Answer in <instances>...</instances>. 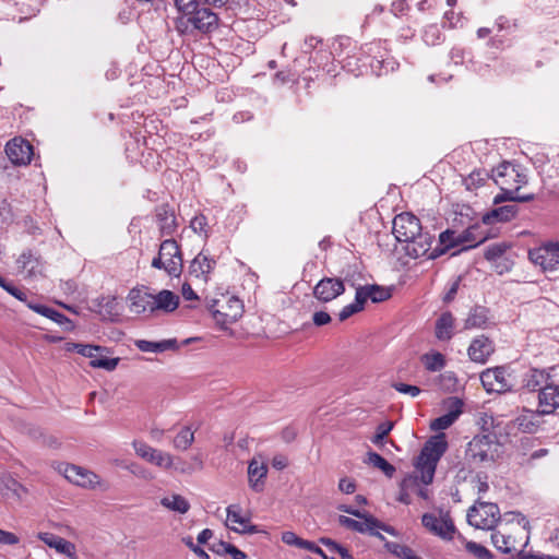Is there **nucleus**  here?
<instances>
[{"instance_id": "19", "label": "nucleus", "mask_w": 559, "mask_h": 559, "mask_svg": "<svg viewBox=\"0 0 559 559\" xmlns=\"http://www.w3.org/2000/svg\"><path fill=\"white\" fill-rule=\"evenodd\" d=\"M491 177L496 182V179L508 180L509 188L520 190V188L527 182L526 176L521 174L515 165L503 162L498 167L492 169Z\"/></svg>"}, {"instance_id": "12", "label": "nucleus", "mask_w": 559, "mask_h": 559, "mask_svg": "<svg viewBox=\"0 0 559 559\" xmlns=\"http://www.w3.org/2000/svg\"><path fill=\"white\" fill-rule=\"evenodd\" d=\"M421 523L428 531L441 538H453L455 526L449 513L440 518H437L432 513H425L421 518Z\"/></svg>"}, {"instance_id": "16", "label": "nucleus", "mask_w": 559, "mask_h": 559, "mask_svg": "<svg viewBox=\"0 0 559 559\" xmlns=\"http://www.w3.org/2000/svg\"><path fill=\"white\" fill-rule=\"evenodd\" d=\"M344 282L337 277H323L313 288V296L321 302H329L344 294Z\"/></svg>"}, {"instance_id": "50", "label": "nucleus", "mask_w": 559, "mask_h": 559, "mask_svg": "<svg viewBox=\"0 0 559 559\" xmlns=\"http://www.w3.org/2000/svg\"><path fill=\"white\" fill-rule=\"evenodd\" d=\"M423 38L427 45L435 46L442 40V34L437 25H429L425 28Z\"/></svg>"}, {"instance_id": "27", "label": "nucleus", "mask_w": 559, "mask_h": 559, "mask_svg": "<svg viewBox=\"0 0 559 559\" xmlns=\"http://www.w3.org/2000/svg\"><path fill=\"white\" fill-rule=\"evenodd\" d=\"M455 318L450 311H444L435 324V336L441 342H449L454 335Z\"/></svg>"}, {"instance_id": "56", "label": "nucleus", "mask_w": 559, "mask_h": 559, "mask_svg": "<svg viewBox=\"0 0 559 559\" xmlns=\"http://www.w3.org/2000/svg\"><path fill=\"white\" fill-rule=\"evenodd\" d=\"M305 539L298 537L294 532L287 531L282 534V542L289 546L301 548Z\"/></svg>"}, {"instance_id": "5", "label": "nucleus", "mask_w": 559, "mask_h": 559, "mask_svg": "<svg viewBox=\"0 0 559 559\" xmlns=\"http://www.w3.org/2000/svg\"><path fill=\"white\" fill-rule=\"evenodd\" d=\"M479 508L473 506L467 512V522L480 530H493L500 521V510L496 503L478 502Z\"/></svg>"}, {"instance_id": "51", "label": "nucleus", "mask_w": 559, "mask_h": 559, "mask_svg": "<svg viewBox=\"0 0 559 559\" xmlns=\"http://www.w3.org/2000/svg\"><path fill=\"white\" fill-rule=\"evenodd\" d=\"M72 349L84 357L93 358L95 353L104 352L106 348L96 345L73 343Z\"/></svg>"}, {"instance_id": "21", "label": "nucleus", "mask_w": 559, "mask_h": 559, "mask_svg": "<svg viewBox=\"0 0 559 559\" xmlns=\"http://www.w3.org/2000/svg\"><path fill=\"white\" fill-rule=\"evenodd\" d=\"M539 413L550 415L559 408V384H545L538 393Z\"/></svg>"}, {"instance_id": "20", "label": "nucleus", "mask_w": 559, "mask_h": 559, "mask_svg": "<svg viewBox=\"0 0 559 559\" xmlns=\"http://www.w3.org/2000/svg\"><path fill=\"white\" fill-rule=\"evenodd\" d=\"M495 353L493 342L485 336H476L469 344L467 354L472 361L477 364H486L489 357Z\"/></svg>"}, {"instance_id": "4", "label": "nucleus", "mask_w": 559, "mask_h": 559, "mask_svg": "<svg viewBox=\"0 0 559 559\" xmlns=\"http://www.w3.org/2000/svg\"><path fill=\"white\" fill-rule=\"evenodd\" d=\"M242 308L241 300L234 296L225 299L224 304L216 299L209 304L213 319L222 329L236 322L242 316Z\"/></svg>"}, {"instance_id": "60", "label": "nucleus", "mask_w": 559, "mask_h": 559, "mask_svg": "<svg viewBox=\"0 0 559 559\" xmlns=\"http://www.w3.org/2000/svg\"><path fill=\"white\" fill-rule=\"evenodd\" d=\"M19 543H20V538L15 534L0 530V544L16 545Z\"/></svg>"}, {"instance_id": "6", "label": "nucleus", "mask_w": 559, "mask_h": 559, "mask_svg": "<svg viewBox=\"0 0 559 559\" xmlns=\"http://www.w3.org/2000/svg\"><path fill=\"white\" fill-rule=\"evenodd\" d=\"M496 448L488 436H477L468 442L465 457L473 464L490 463L495 461Z\"/></svg>"}, {"instance_id": "24", "label": "nucleus", "mask_w": 559, "mask_h": 559, "mask_svg": "<svg viewBox=\"0 0 559 559\" xmlns=\"http://www.w3.org/2000/svg\"><path fill=\"white\" fill-rule=\"evenodd\" d=\"M38 538L50 548H55L58 552L63 554L71 559H76L75 546L73 543L47 532L39 533Z\"/></svg>"}, {"instance_id": "3", "label": "nucleus", "mask_w": 559, "mask_h": 559, "mask_svg": "<svg viewBox=\"0 0 559 559\" xmlns=\"http://www.w3.org/2000/svg\"><path fill=\"white\" fill-rule=\"evenodd\" d=\"M152 267L164 270L170 277H179L183 270L181 249L175 239H165L159 245L157 255L152 260Z\"/></svg>"}, {"instance_id": "61", "label": "nucleus", "mask_w": 559, "mask_h": 559, "mask_svg": "<svg viewBox=\"0 0 559 559\" xmlns=\"http://www.w3.org/2000/svg\"><path fill=\"white\" fill-rule=\"evenodd\" d=\"M312 322L317 326H322L331 322V316L325 311H317L312 316Z\"/></svg>"}, {"instance_id": "57", "label": "nucleus", "mask_w": 559, "mask_h": 559, "mask_svg": "<svg viewBox=\"0 0 559 559\" xmlns=\"http://www.w3.org/2000/svg\"><path fill=\"white\" fill-rule=\"evenodd\" d=\"M366 521H368L371 526H372V530H382L384 531L385 533L392 535V536H395L396 535V531L393 526H390V525H386L384 523H382L381 521H379L378 519L373 518L372 515L369 516V518H366Z\"/></svg>"}, {"instance_id": "9", "label": "nucleus", "mask_w": 559, "mask_h": 559, "mask_svg": "<svg viewBox=\"0 0 559 559\" xmlns=\"http://www.w3.org/2000/svg\"><path fill=\"white\" fill-rule=\"evenodd\" d=\"M480 381L488 393H506L513 390L510 374L504 367L486 369L480 373Z\"/></svg>"}, {"instance_id": "13", "label": "nucleus", "mask_w": 559, "mask_h": 559, "mask_svg": "<svg viewBox=\"0 0 559 559\" xmlns=\"http://www.w3.org/2000/svg\"><path fill=\"white\" fill-rule=\"evenodd\" d=\"M530 260L545 271H552L559 265V247L548 243L528 251Z\"/></svg>"}, {"instance_id": "54", "label": "nucleus", "mask_w": 559, "mask_h": 559, "mask_svg": "<svg viewBox=\"0 0 559 559\" xmlns=\"http://www.w3.org/2000/svg\"><path fill=\"white\" fill-rule=\"evenodd\" d=\"M417 484V477L416 476H408V477H405L403 480H402V484H401V493H400V497H399V500L405 504H408L411 503V500H409V496L407 493V489L413 486V485H416Z\"/></svg>"}, {"instance_id": "14", "label": "nucleus", "mask_w": 559, "mask_h": 559, "mask_svg": "<svg viewBox=\"0 0 559 559\" xmlns=\"http://www.w3.org/2000/svg\"><path fill=\"white\" fill-rule=\"evenodd\" d=\"M127 301L131 312L135 314H144L146 312L153 314V294L148 287L140 286L132 288L127 296Z\"/></svg>"}, {"instance_id": "52", "label": "nucleus", "mask_w": 559, "mask_h": 559, "mask_svg": "<svg viewBox=\"0 0 559 559\" xmlns=\"http://www.w3.org/2000/svg\"><path fill=\"white\" fill-rule=\"evenodd\" d=\"M466 549L478 559H492L493 557L486 547L475 542H468L466 544Z\"/></svg>"}, {"instance_id": "18", "label": "nucleus", "mask_w": 559, "mask_h": 559, "mask_svg": "<svg viewBox=\"0 0 559 559\" xmlns=\"http://www.w3.org/2000/svg\"><path fill=\"white\" fill-rule=\"evenodd\" d=\"M433 236L427 231H419L413 239L406 242L405 251L406 254L413 259L426 257L428 260H432L433 248H431Z\"/></svg>"}, {"instance_id": "22", "label": "nucleus", "mask_w": 559, "mask_h": 559, "mask_svg": "<svg viewBox=\"0 0 559 559\" xmlns=\"http://www.w3.org/2000/svg\"><path fill=\"white\" fill-rule=\"evenodd\" d=\"M463 402L457 397L449 400V411L447 414L433 419L430 428L435 431L448 429L462 414Z\"/></svg>"}, {"instance_id": "64", "label": "nucleus", "mask_w": 559, "mask_h": 559, "mask_svg": "<svg viewBox=\"0 0 559 559\" xmlns=\"http://www.w3.org/2000/svg\"><path fill=\"white\" fill-rule=\"evenodd\" d=\"M225 550H226V554L231 556L233 559H246L247 558V555L242 550L238 549L236 546H234L231 544L229 546H226Z\"/></svg>"}, {"instance_id": "38", "label": "nucleus", "mask_w": 559, "mask_h": 559, "mask_svg": "<svg viewBox=\"0 0 559 559\" xmlns=\"http://www.w3.org/2000/svg\"><path fill=\"white\" fill-rule=\"evenodd\" d=\"M518 212L519 207L515 204H507L493 209L489 214L485 216V219L490 221L493 218L497 222H509L516 216Z\"/></svg>"}, {"instance_id": "41", "label": "nucleus", "mask_w": 559, "mask_h": 559, "mask_svg": "<svg viewBox=\"0 0 559 559\" xmlns=\"http://www.w3.org/2000/svg\"><path fill=\"white\" fill-rule=\"evenodd\" d=\"M421 361L428 371H439L445 366V358L441 353L425 354Z\"/></svg>"}, {"instance_id": "7", "label": "nucleus", "mask_w": 559, "mask_h": 559, "mask_svg": "<svg viewBox=\"0 0 559 559\" xmlns=\"http://www.w3.org/2000/svg\"><path fill=\"white\" fill-rule=\"evenodd\" d=\"M58 469L69 481L76 486L87 489H95L97 487H103V489L107 488L103 486L100 477L97 474L84 467L63 463L59 465Z\"/></svg>"}, {"instance_id": "31", "label": "nucleus", "mask_w": 559, "mask_h": 559, "mask_svg": "<svg viewBox=\"0 0 559 559\" xmlns=\"http://www.w3.org/2000/svg\"><path fill=\"white\" fill-rule=\"evenodd\" d=\"M356 294L361 295L360 297H362V305H365L368 299H370L372 302H381L388 300L391 297L390 290L379 285L359 286L356 289Z\"/></svg>"}, {"instance_id": "42", "label": "nucleus", "mask_w": 559, "mask_h": 559, "mask_svg": "<svg viewBox=\"0 0 559 559\" xmlns=\"http://www.w3.org/2000/svg\"><path fill=\"white\" fill-rule=\"evenodd\" d=\"M103 352L95 353V356L91 358L90 365L93 368H100L107 371H112L117 368L119 358H108L102 354Z\"/></svg>"}, {"instance_id": "34", "label": "nucleus", "mask_w": 559, "mask_h": 559, "mask_svg": "<svg viewBox=\"0 0 559 559\" xmlns=\"http://www.w3.org/2000/svg\"><path fill=\"white\" fill-rule=\"evenodd\" d=\"M135 345L141 352L144 353H163L178 348L177 341L175 338L164 340L160 342L140 340L135 342Z\"/></svg>"}, {"instance_id": "11", "label": "nucleus", "mask_w": 559, "mask_h": 559, "mask_svg": "<svg viewBox=\"0 0 559 559\" xmlns=\"http://www.w3.org/2000/svg\"><path fill=\"white\" fill-rule=\"evenodd\" d=\"M132 447L138 456L157 467L170 469L174 466V456L170 453L155 449L139 440H134Z\"/></svg>"}, {"instance_id": "1", "label": "nucleus", "mask_w": 559, "mask_h": 559, "mask_svg": "<svg viewBox=\"0 0 559 559\" xmlns=\"http://www.w3.org/2000/svg\"><path fill=\"white\" fill-rule=\"evenodd\" d=\"M179 15L175 28L180 35L210 34L218 27V15L198 0H174Z\"/></svg>"}, {"instance_id": "40", "label": "nucleus", "mask_w": 559, "mask_h": 559, "mask_svg": "<svg viewBox=\"0 0 559 559\" xmlns=\"http://www.w3.org/2000/svg\"><path fill=\"white\" fill-rule=\"evenodd\" d=\"M368 460L367 463L372 465L376 468H379L383 472V474L388 477H392L395 473V467L389 463L384 457H382L380 454L376 452H368L367 454Z\"/></svg>"}, {"instance_id": "45", "label": "nucleus", "mask_w": 559, "mask_h": 559, "mask_svg": "<svg viewBox=\"0 0 559 559\" xmlns=\"http://www.w3.org/2000/svg\"><path fill=\"white\" fill-rule=\"evenodd\" d=\"M394 427V423L386 420L377 426L376 433L371 438V442L377 447L381 448L384 444L385 437L391 432Z\"/></svg>"}, {"instance_id": "48", "label": "nucleus", "mask_w": 559, "mask_h": 559, "mask_svg": "<svg viewBox=\"0 0 559 559\" xmlns=\"http://www.w3.org/2000/svg\"><path fill=\"white\" fill-rule=\"evenodd\" d=\"M0 287L8 292L10 295L21 301H26L27 293L23 288L17 287L12 281H9L0 275Z\"/></svg>"}, {"instance_id": "36", "label": "nucleus", "mask_w": 559, "mask_h": 559, "mask_svg": "<svg viewBox=\"0 0 559 559\" xmlns=\"http://www.w3.org/2000/svg\"><path fill=\"white\" fill-rule=\"evenodd\" d=\"M27 306L29 309L34 310L36 313H39L60 325L71 323V321L63 313L57 311L53 308H50V307H47V306H44L40 304H32V302H28Z\"/></svg>"}, {"instance_id": "35", "label": "nucleus", "mask_w": 559, "mask_h": 559, "mask_svg": "<svg viewBox=\"0 0 559 559\" xmlns=\"http://www.w3.org/2000/svg\"><path fill=\"white\" fill-rule=\"evenodd\" d=\"M160 504L179 514H186L190 510V502L179 493H171L160 499Z\"/></svg>"}, {"instance_id": "33", "label": "nucleus", "mask_w": 559, "mask_h": 559, "mask_svg": "<svg viewBox=\"0 0 559 559\" xmlns=\"http://www.w3.org/2000/svg\"><path fill=\"white\" fill-rule=\"evenodd\" d=\"M156 219L162 236H171L175 233L177 228L176 217L167 206H160L157 210Z\"/></svg>"}, {"instance_id": "44", "label": "nucleus", "mask_w": 559, "mask_h": 559, "mask_svg": "<svg viewBox=\"0 0 559 559\" xmlns=\"http://www.w3.org/2000/svg\"><path fill=\"white\" fill-rule=\"evenodd\" d=\"M510 248L507 242H497L489 245L484 253L486 260L490 262H496L503 257L506 251Z\"/></svg>"}, {"instance_id": "2", "label": "nucleus", "mask_w": 559, "mask_h": 559, "mask_svg": "<svg viewBox=\"0 0 559 559\" xmlns=\"http://www.w3.org/2000/svg\"><path fill=\"white\" fill-rule=\"evenodd\" d=\"M447 449L448 442L444 433L431 437L423 447L415 462V467L420 473V480L425 485L432 483L437 464Z\"/></svg>"}, {"instance_id": "30", "label": "nucleus", "mask_w": 559, "mask_h": 559, "mask_svg": "<svg viewBox=\"0 0 559 559\" xmlns=\"http://www.w3.org/2000/svg\"><path fill=\"white\" fill-rule=\"evenodd\" d=\"M549 374L545 370L532 368L523 374L522 386L531 392L539 391L548 384Z\"/></svg>"}, {"instance_id": "29", "label": "nucleus", "mask_w": 559, "mask_h": 559, "mask_svg": "<svg viewBox=\"0 0 559 559\" xmlns=\"http://www.w3.org/2000/svg\"><path fill=\"white\" fill-rule=\"evenodd\" d=\"M216 261L201 251L192 261L189 266L190 274L195 277H203L207 280V275L214 270Z\"/></svg>"}, {"instance_id": "53", "label": "nucleus", "mask_w": 559, "mask_h": 559, "mask_svg": "<svg viewBox=\"0 0 559 559\" xmlns=\"http://www.w3.org/2000/svg\"><path fill=\"white\" fill-rule=\"evenodd\" d=\"M190 227L194 233L204 234L207 237V218L203 214L195 215L190 222Z\"/></svg>"}, {"instance_id": "63", "label": "nucleus", "mask_w": 559, "mask_h": 559, "mask_svg": "<svg viewBox=\"0 0 559 559\" xmlns=\"http://www.w3.org/2000/svg\"><path fill=\"white\" fill-rule=\"evenodd\" d=\"M288 465V459L284 454H276L272 459V466L277 469L282 471Z\"/></svg>"}, {"instance_id": "59", "label": "nucleus", "mask_w": 559, "mask_h": 559, "mask_svg": "<svg viewBox=\"0 0 559 559\" xmlns=\"http://www.w3.org/2000/svg\"><path fill=\"white\" fill-rule=\"evenodd\" d=\"M126 468L128 471H130L133 475H135L136 477L143 478V479H151L152 478V476L148 473V471L146 468H144L143 466L136 464V463H131Z\"/></svg>"}, {"instance_id": "32", "label": "nucleus", "mask_w": 559, "mask_h": 559, "mask_svg": "<svg viewBox=\"0 0 559 559\" xmlns=\"http://www.w3.org/2000/svg\"><path fill=\"white\" fill-rule=\"evenodd\" d=\"M19 267L27 273L28 276H37L43 274V263L40 258L35 255L31 250L24 251L19 260Z\"/></svg>"}, {"instance_id": "15", "label": "nucleus", "mask_w": 559, "mask_h": 559, "mask_svg": "<svg viewBox=\"0 0 559 559\" xmlns=\"http://www.w3.org/2000/svg\"><path fill=\"white\" fill-rule=\"evenodd\" d=\"M226 526L239 534H255L259 533L257 525L251 524L249 516L241 515V508L239 504H230L226 509Z\"/></svg>"}, {"instance_id": "46", "label": "nucleus", "mask_w": 559, "mask_h": 559, "mask_svg": "<svg viewBox=\"0 0 559 559\" xmlns=\"http://www.w3.org/2000/svg\"><path fill=\"white\" fill-rule=\"evenodd\" d=\"M496 185L500 187L501 192L497 194L493 199L495 204L512 201L514 202V192H518L519 190L509 188V181L508 180H499L496 179Z\"/></svg>"}, {"instance_id": "17", "label": "nucleus", "mask_w": 559, "mask_h": 559, "mask_svg": "<svg viewBox=\"0 0 559 559\" xmlns=\"http://www.w3.org/2000/svg\"><path fill=\"white\" fill-rule=\"evenodd\" d=\"M5 153L13 164L27 165L32 160L33 146L22 138H14L7 143Z\"/></svg>"}, {"instance_id": "28", "label": "nucleus", "mask_w": 559, "mask_h": 559, "mask_svg": "<svg viewBox=\"0 0 559 559\" xmlns=\"http://www.w3.org/2000/svg\"><path fill=\"white\" fill-rule=\"evenodd\" d=\"M489 324V310L483 306L473 307L464 321V330L486 329Z\"/></svg>"}, {"instance_id": "10", "label": "nucleus", "mask_w": 559, "mask_h": 559, "mask_svg": "<svg viewBox=\"0 0 559 559\" xmlns=\"http://www.w3.org/2000/svg\"><path fill=\"white\" fill-rule=\"evenodd\" d=\"M423 229L419 218L414 214L404 212L393 219V235L399 242H407Z\"/></svg>"}, {"instance_id": "55", "label": "nucleus", "mask_w": 559, "mask_h": 559, "mask_svg": "<svg viewBox=\"0 0 559 559\" xmlns=\"http://www.w3.org/2000/svg\"><path fill=\"white\" fill-rule=\"evenodd\" d=\"M392 386L400 393L409 394L415 397L420 393V389L416 385H411L402 382L393 383Z\"/></svg>"}, {"instance_id": "23", "label": "nucleus", "mask_w": 559, "mask_h": 559, "mask_svg": "<svg viewBox=\"0 0 559 559\" xmlns=\"http://www.w3.org/2000/svg\"><path fill=\"white\" fill-rule=\"evenodd\" d=\"M545 414L539 413V408L536 411L524 409L515 419L514 427L524 433H535L540 427V417Z\"/></svg>"}, {"instance_id": "49", "label": "nucleus", "mask_w": 559, "mask_h": 559, "mask_svg": "<svg viewBox=\"0 0 559 559\" xmlns=\"http://www.w3.org/2000/svg\"><path fill=\"white\" fill-rule=\"evenodd\" d=\"M384 547L393 555L402 559H411L414 551L405 546L393 542H385Z\"/></svg>"}, {"instance_id": "43", "label": "nucleus", "mask_w": 559, "mask_h": 559, "mask_svg": "<svg viewBox=\"0 0 559 559\" xmlns=\"http://www.w3.org/2000/svg\"><path fill=\"white\" fill-rule=\"evenodd\" d=\"M338 523L342 526L358 533H367V531L372 530V526L368 521L364 520V522H360L345 515L338 516Z\"/></svg>"}, {"instance_id": "37", "label": "nucleus", "mask_w": 559, "mask_h": 559, "mask_svg": "<svg viewBox=\"0 0 559 559\" xmlns=\"http://www.w3.org/2000/svg\"><path fill=\"white\" fill-rule=\"evenodd\" d=\"M492 545L502 554H512L515 550V540L511 535L501 533L500 531H493L491 533Z\"/></svg>"}, {"instance_id": "39", "label": "nucleus", "mask_w": 559, "mask_h": 559, "mask_svg": "<svg viewBox=\"0 0 559 559\" xmlns=\"http://www.w3.org/2000/svg\"><path fill=\"white\" fill-rule=\"evenodd\" d=\"M193 442L194 431L190 427L185 426L174 438L173 445L177 450L186 451L191 447Z\"/></svg>"}, {"instance_id": "62", "label": "nucleus", "mask_w": 559, "mask_h": 559, "mask_svg": "<svg viewBox=\"0 0 559 559\" xmlns=\"http://www.w3.org/2000/svg\"><path fill=\"white\" fill-rule=\"evenodd\" d=\"M338 489L345 493H353L356 489V484L349 478H341L338 483Z\"/></svg>"}, {"instance_id": "25", "label": "nucleus", "mask_w": 559, "mask_h": 559, "mask_svg": "<svg viewBox=\"0 0 559 559\" xmlns=\"http://www.w3.org/2000/svg\"><path fill=\"white\" fill-rule=\"evenodd\" d=\"M267 474V466L264 462L252 459L248 466L249 486L255 492H260L264 488V480Z\"/></svg>"}, {"instance_id": "8", "label": "nucleus", "mask_w": 559, "mask_h": 559, "mask_svg": "<svg viewBox=\"0 0 559 559\" xmlns=\"http://www.w3.org/2000/svg\"><path fill=\"white\" fill-rule=\"evenodd\" d=\"M472 229H466L462 235H456L455 231L447 229L439 235V242L433 248L431 259H437L438 257L444 254L448 250L457 247L464 242L475 241L474 245H469L465 247V249L473 248L478 243H481L486 238L481 237L476 240L472 238Z\"/></svg>"}, {"instance_id": "58", "label": "nucleus", "mask_w": 559, "mask_h": 559, "mask_svg": "<svg viewBox=\"0 0 559 559\" xmlns=\"http://www.w3.org/2000/svg\"><path fill=\"white\" fill-rule=\"evenodd\" d=\"M182 540L200 559H210L207 552L193 543L192 537H185Z\"/></svg>"}, {"instance_id": "47", "label": "nucleus", "mask_w": 559, "mask_h": 559, "mask_svg": "<svg viewBox=\"0 0 559 559\" xmlns=\"http://www.w3.org/2000/svg\"><path fill=\"white\" fill-rule=\"evenodd\" d=\"M360 294H355V300L354 302L345 306L342 308V310L338 312V319L340 321H345L348 318H350L353 314L361 311L364 309V305L361 302Z\"/></svg>"}, {"instance_id": "26", "label": "nucleus", "mask_w": 559, "mask_h": 559, "mask_svg": "<svg viewBox=\"0 0 559 559\" xmlns=\"http://www.w3.org/2000/svg\"><path fill=\"white\" fill-rule=\"evenodd\" d=\"M153 313L157 311L173 312L179 306V296L168 289H163L158 294H153Z\"/></svg>"}]
</instances>
